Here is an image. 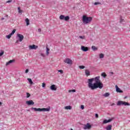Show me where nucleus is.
<instances>
[{"mask_svg": "<svg viewBox=\"0 0 130 130\" xmlns=\"http://www.w3.org/2000/svg\"><path fill=\"white\" fill-rule=\"evenodd\" d=\"M1 20H5V18L3 17V18L1 19Z\"/></svg>", "mask_w": 130, "mask_h": 130, "instance_id": "nucleus-46", "label": "nucleus"}, {"mask_svg": "<svg viewBox=\"0 0 130 130\" xmlns=\"http://www.w3.org/2000/svg\"><path fill=\"white\" fill-rule=\"evenodd\" d=\"M11 37H12V35H11V34L6 36V38H7V39H10Z\"/></svg>", "mask_w": 130, "mask_h": 130, "instance_id": "nucleus-27", "label": "nucleus"}, {"mask_svg": "<svg viewBox=\"0 0 130 130\" xmlns=\"http://www.w3.org/2000/svg\"><path fill=\"white\" fill-rule=\"evenodd\" d=\"M113 105H115V104H112V106H113Z\"/></svg>", "mask_w": 130, "mask_h": 130, "instance_id": "nucleus-50", "label": "nucleus"}, {"mask_svg": "<svg viewBox=\"0 0 130 130\" xmlns=\"http://www.w3.org/2000/svg\"><path fill=\"white\" fill-rule=\"evenodd\" d=\"M79 69H80V70H83V69H85V66H79Z\"/></svg>", "mask_w": 130, "mask_h": 130, "instance_id": "nucleus-29", "label": "nucleus"}, {"mask_svg": "<svg viewBox=\"0 0 130 130\" xmlns=\"http://www.w3.org/2000/svg\"><path fill=\"white\" fill-rule=\"evenodd\" d=\"M58 73H60L61 74V75H62V74H63V71L60 70H58Z\"/></svg>", "mask_w": 130, "mask_h": 130, "instance_id": "nucleus-33", "label": "nucleus"}, {"mask_svg": "<svg viewBox=\"0 0 130 130\" xmlns=\"http://www.w3.org/2000/svg\"><path fill=\"white\" fill-rule=\"evenodd\" d=\"M2 55H4V51H2L0 53V56H2Z\"/></svg>", "mask_w": 130, "mask_h": 130, "instance_id": "nucleus-36", "label": "nucleus"}, {"mask_svg": "<svg viewBox=\"0 0 130 130\" xmlns=\"http://www.w3.org/2000/svg\"><path fill=\"white\" fill-rule=\"evenodd\" d=\"M115 87H116V92H117V93H123V91L121 90L120 88L118 87V86H117V85H116Z\"/></svg>", "mask_w": 130, "mask_h": 130, "instance_id": "nucleus-12", "label": "nucleus"}, {"mask_svg": "<svg viewBox=\"0 0 130 130\" xmlns=\"http://www.w3.org/2000/svg\"><path fill=\"white\" fill-rule=\"evenodd\" d=\"M126 98H127V96H125V97H124V99H126Z\"/></svg>", "mask_w": 130, "mask_h": 130, "instance_id": "nucleus-49", "label": "nucleus"}, {"mask_svg": "<svg viewBox=\"0 0 130 130\" xmlns=\"http://www.w3.org/2000/svg\"><path fill=\"white\" fill-rule=\"evenodd\" d=\"M16 32V29H14L12 30V31L11 32V33H10V35H14L15 34V33Z\"/></svg>", "mask_w": 130, "mask_h": 130, "instance_id": "nucleus-26", "label": "nucleus"}, {"mask_svg": "<svg viewBox=\"0 0 130 130\" xmlns=\"http://www.w3.org/2000/svg\"><path fill=\"white\" fill-rule=\"evenodd\" d=\"M95 117L96 118H98V117H99V115H98V114H95Z\"/></svg>", "mask_w": 130, "mask_h": 130, "instance_id": "nucleus-40", "label": "nucleus"}, {"mask_svg": "<svg viewBox=\"0 0 130 130\" xmlns=\"http://www.w3.org/2000/svg\"><path fill=\"white\" fill-rule=\"evenodd\" d=\"M102 77H103L104 78H106V75H105V73H102Z\"/></svg>", "mask_w": 130, "mask_h": 130, "instance_id": "nucleus-34", "label": "nucleus"}, {"mask_svg": "<svg viewBox=\"0 0 130 130\" xmlns=\"http://www.w3.org/2000/svg\"><path fill=\"white\" fill-rule=\"evenodd\" d=\"M88 87L91 90H95L98 88L102 89L103 88V83L100 80V76H97L94 78L88 79Z\"/></svg>", "mask_w": 130, "mask_h": 130, "instance_id": "nucleus-1", "label": "nucleus"}, {"mask_svg": "<svg viewBox=\"0 0 130 130\" xmlns=\"http://www.w3.org/2000/svg\"><path fill=\"white\" fill-rule=\"evenodd\" d=\"M114 119H115V117H113L110 119H109L108 120L107 119H105L103 121V124H105L106 123H108V122H111V121H112V120H114Z\"/></svg>", "mask_w": 130, "mask_h": 130, "instance_id": "nucleus-4", "label": "nucleus"}, {"mask_svg": "<svg viewBox=\"0 0 130 130\" xmlns=\"http://www.w3.org/2000/svg\"><path fill=\"white\" fill-rule=\"evenodd\" d=\"M26 98H29V97H30V96H31V94H30V93H29V92H27L26 93Z\"/></svg>", "mask_w": 130, "mask_h": 130, "instance_id": "nucleus-31", "label": "nucleus"}, {"mask_svg": "<svg viewBox=\"0 0 130 130\" xmlns=\"http://www.w3.org/2000/svg\"><path fill=\"white\" fill-rule=\"evenodd\" d=\"M42 86L43 88H45V86H46V84H45V83H43Z\"/></svg>", "mask_w": 130, "mask_h": 130, "instance_id": "nucleus-35", "label": "nucleus"}, {"mask_svg": "<svg viewBox=\"0 0 130 130\" xmlns=\"http://www.w3.org/2000/svg\"><path fill=\"white\" fill-rule=\"evenodd\" d=\"M99 56H100V58H103L104 57V55L102 53H101Z\"/></svg>", "mask_w": 130, "mask_h": 130, "instance_id": "nucleus-28", "label": "nucleus"}, {"mask_svg": "<svg viewBox=\"0 0 130 130\" xmlns=\"http://www.w3.org/2000/svg\"><path fill=\"white\" fill-rule=\"evenodd\" d=\"M91 49L93 51H96V50H98V48L95 46H92Z\"/></svg>", "mask_w": 130, "mask_h": 130, "instance_id": "nucleus-18", "label": "nucleus"}, {"mask_svg": "<svg viewBox=\"0 0 130 130\" xmlns=\"http://www.w3.org/2000/svg\"><path fill=\"white\" fill-rule=\"evenodd\" d=\"M123 105L124 106H129L130 104L127 102H123Z\"/></svg>", "mask_w": 130, "mask_h": 130, "instance_id": "nucleus-21", "label": "nucleus"}, {"mask_svg": "<svg viewBox=\"0 0 130 130\" xmlns=\"http://www.w3.org/2000/svg\"><path fill=\"white\" fill-rule=\"evenodd\" d=\"M122 21H123V19H122V18H121L120 20V23H122Z\"/></svg>", "mask_w": 130, "mask_h": 130, "instance_id": "nucleus-43", "label": "nucleus"}, {"mask_svg": "<svg viewBox=\"0 0 130 130\" xmlns=\"http://www.w3.org/2000/svg\"><path fill=\"white\" fill-rule=\"evenodd\" d=\"M29 73V69H26V70H25V74H27V73Z\"/></svg>", "mask_w": 130, "mask_h": 130, "instance_id": "nucleus-39", "label": "nucleus"}, {"mask_svg": "<svg viewBox=\"0 0 130 130\" xmlns=\"http://www.w3.org/2000/svg\"><path fill=\"white\" fill-rule=\"evenodd\" d=\"M81 50H82V51H88V50H89V48H88L87 47H85L84 46H82L81 48Z\"/></svg>", "mask_w": 130, "mask_h": 130, "instance_id": "nucleus-11", "label": "nucleus"}, {"mask_svg": "<svg viewBox=\"0 0 130 130\" xmlns=\"http://www.w3.org/2000/svg\"><path fill=\"white\" fill-rule=\"evenodd\" d=\"M31 110H34V111H40V112H42V108H34L32 107L31 108Z\"/></svg>", "mask_w": 130, "mask_h": 130, "instance_id": "nucleus-13", "label": "nucleus"}, {"mask_svg": "<svg viewBox=\"0 0 130 130\" xmlns=\"http://www.w3.org/2000/svg\"><path fill=\"white\" fill-rule=\"evenodd\" d=\"M92 20H93L92 17H87L86 15H83L82 17V21L84 24H88V23L92 22Z\"/></svg>", "mask_w": 130, "mask_h": 130, "instance_id": "nucleus-2", "label": "nucleus"}, {"mask_svg": "<svg viewBox=\"0 0 130 130\" xmlns=\"http://www.w3.org/2000/svg\"><path fill=\"white\" fill-rule=\"evenodd\" d=\"M42 111L45 112L46 111H50V107H49L48 108H42Z\"/></svg>", "mask_w": 130, "mask_h": 130, "instance_id": "nucleus-15", "label": "nucleus"}, {"mask_svg": "<svg viewBox=\"0 0 130 130\" xmlns=\"http://www.w3.org/2000/svg\"><path fill=\"white\" fill-rule=\"evenodd\" d=\"M6 3H12V0L8 1Z\"/></svg>", "mask_w": 130, "mask_h": 130, "instance_id": "nucleus-42", "label": "nucleus"}, {"mask_svg": "<svg viewBox=\"0 0 130 130\" xmlns=\"http://www.w3.org/2000/svg\"><path fill=\"white\" fill-rule=\"evenodd\" d=\"M50 89L52 90V91H56L57 88L56 87V86H55V85L53 84L50 86Z\"/></svg>", "mask_w": 130, "mask_h": 130, "instance_id": "nucleus-9", "label": "nucleus"}, {"mask_svg": "<svg viewBox=\"0 0 130 130\" xmlns=\"http://www.w3.org/2000/svg\"><path fill=\"white\" fill-rule=\"evenodd\" d=\"M2 103L0 102V105H2Z\"/></svg>", "mask_w": 130, "mask_h": 130, "instance_id": "nucleus-51", "label": "nucleus"}, {"mask_svg": "<svg viewBox=\"0 0 130 130\" xmlns=\"http://www.w3.org/2000/svg\"><path fill=\"white\" fill-rule=\"evenodd\" d=\"M69 93H71V92H73V93H75V92H76V90L75 89L69 90Z\"/></svg>", "mask_w": 130, "mask_h": 130, "instance_id": "nucleus-30", "label": "nucleus"}, {"mask_svg": "<svg viewBox=\"0 0 130 130\" xmlns=\"http://www.w3.org/2000/svg\"><path fill=\"white\" fill-rule=\"evenodd\" d=\"M46 54L47 55L49 54V49L47 47H46Z\"/></svg>", "mask_w": 130, "mask_h": 130, "instance_id": "nucleus-25", "label": "nucleus"}, {"mask_svg": "<svg viewBox=\"0 0 130 130\" xmlns=\"http://www.w3.org/2000/svg\"><path fill=\"white\" fill-rule=\"evenodd\" d=\"M18 11L21 10L20 7H18Z\"/></svg>", "mask_w": 130, "mask_h": 130, "instance_id": "nucleus-45", "label": "nucleus"}, {"mask_svg": "<svg viewBox=\"0 0 130 130\" xmlns=\"http://www.w3.org/2000/svg\"><path fill=\"white\" fill-rule=\"evenodd\" d=\"M27 81H28L30 85H32L33 84V81H32V79H31V78H28Z\"/></svg>", "mask_w": 130, "mask_h": 130, "instance_id": "nucleus-23", "label": "nucleus"}, {"mask_svg": "<svg viewBox=\"0 0 130 130\" xmlns=\"http://www.w3.org/2000/svg\"><path fill=\"white\" fill-rule=\"evenodd\" d=\"M38 31L40 33V32H41V28H39L38 29Z\"/></svg>", "mask_w": 130, "mask_h": 130, "instance_id": "nucleus-41", "label": "nucleus"}, {"mask_svg": "<svg viewBox=\"0 0 130 130\" xmlns=\"http://www.w3.org/2000/svg\"><path fill=\"white\" fill-rule=\"evenodd\" d=\"M91 127H92V125L90 124V123H87L86 124L84 125L83 127L84 129H91Z\"/></svg>", "mask_w": 130, "mask_h": 130, "instance_id": "nucleus-5", "label": "nucleus"}, {"mask_svg": "<svg viewBox=\"0 0 130 130\" xmlns=\"http://www.w3.org/2000/svg\"><path fill=\"white\" fill-rule=\"evenodd\" d=\"M111 127H112V125H109L106 127V129L107 130H111Z\"/></svg>", "mask_w": 130, "mask_h": 130, "instance_id": "nucleus-22", "label": "nucleus"}, {"mask_svg": "<svg viewBox=\"0 0 130 130\" xmlns=\"http://www.w3.org/2000/svg\"><path fill=\"white\" fill-rule=\"evenodd\" d=\"M121 105H123V101H119L117 103V106H121Z\"/></svg>", "mask_w": 130, "mask_h": 130, "instance_id": "nucleus-14", "label": "nucleus"}, {"mask_svg": "<svg viewBox=\"0 0 130 130\" xmlns=\"http://www.w3.org/2000/svg\"><path fill=\"white\" fill-rule=\"evenodd\" d=\"M25 22L26 23V26H29V25H30V22H29V19L28 18L25 19Z\"/></svg>", "mask_w": 130, "mask_h": 130, "instance_id": "nucleus-19", "label": "nucleus"}, {"mask_svg": "<svg viewBox=\"0 0 130 130\" xmlns=\"http://www.w3.org/2000/svg\"><path fill=\"white\" fill-rule=\"evenodd\" d=\"M111 73L112 74V75H113V72H111Z\"/></svg>", "mask_w": 130, "mask_h": 130, "instance_id": "nucleus-52", "label": "nucleus"}, {"mask_svg": "<svg viewBox=\"0 0 130 130\" xmlns=\"http://www.w3.org/2000/svg\"><path fill=\"white\" fill-rule=\"evenodd\" d=\"M79 38L81 39H85V37L84 36H79Z\"/></svg>", "mask_w": 130, "mask_h": 130, "instance_id": "nucleus-37", "label": "nucleus"}, {"mask_svg": "<svg viewBox=\"0 0 130 130\" xmlns=\"http://www.w3.org/2000/svg\"><path fill=\"white\" fill-rule=\"evenodd\" d=\"M26 103L27 105H34L35 104L32 100H29L26 102Z\"/></svg>", "mask_w": 130, "mask_h": 130, "instance_id": "nucleus-10", "label": "nucleus"}, {"mask_svg": "<svg viewBox=\"0 0 130 130\" xmlns=\"http://www.w3.org/2000/svg\"><path fill=\"white\" fill-rule=\"evenodd\" d=\"M64 109H66L67 110H71V109H72V106H66L64 107Z\"/></svg>", "mask_w": 130, "mask_h": 130, "instance_id": "nucleus-20", "label": "nucleus"}, {"mask_svg": "<svg viewBox=\"0 0 130 130\" xmlns=\"http://www.w3.org/2000/svg\"><path fill=\"white\" fill-rule=\"evenodd\" d=\"M64 62H66V63H68V64H72L73 63V61L71 60V59L67 58L64 60Z\"/></svg>", "mask_w": 130, "mask_h": 130, "instance_id": "nucleus-7", "label": "nucleus"}, {"mask_svg": "<svg viewBox=\"0 0 130 130\" xmlns=\"http://www.w3.org/2000/svg\"><path fill=\"white\" fill-rule=\"evenodd\" d=\"M110 95V94L108 92H106L105 94H103V96L104 97H108L109 95Z\"/></svg>", "mask_w": 130, "mask_h": 130, "instance_id": "nucleus-24", "label": "nucleus"}, {"mask_svg": "<svg viewBox=\"0 0 130 130\" xmlns=\"http://www.w3.org/2000/svg\"><path fill=\"white\" fill-rule=\"evenodd\" d=\"M42 56H44V54H41Z\"/></svg>", "mask_w": 130, "mask_h": 130, "instance_id": "nucleus-48", "label": "nucleus"}, {"mask_svg": "<svg viewBox=\"0 0 130 130\" xmlns=\"http://www.w3.org/2000/svg\"><path fill=\"white\" fill-rule=\"evenodd\" d=\"M37 48H38V46H36L35 45H29V49H35L36 50Z\"/></svg>", "mask_w": 130, "mask_h": 130, "instance_id": "nucleus-8", "label": "nucleus"}, {"mask_svg": "<svg viewBox=\"0 0 130 130\" xmlns=\"http://www.w3.org/2000/svg\"><path fill=\"white\" fill-rule=\"evenodd\" d=\"M84 108H85V106H84V105H81V109L83 110V109H84Z\"/></svg>", "mask_w": 130, "mask_h": 130, "instance_id": "nucleus-38", "label": "nucleus"}, {"mask_svg": "<svg viewBox=\"0 0 130 130\" xmlns=\"http://www.w3.org/2000/svg\"><path fill=\"white\" fill-rule=\"evenodd\" d=\"M85 74L86 76H87V77H88V76H90V71H89V70H86L85 71Z\"/></svg>", "mask_w": 130, "mask_h": 130, "instance_id": "nucleus-17", "label": "nucleus"}, {"mask_svg": "<svg viewBox=\"0 0 130 130\" xmlns=\"http://www.w3.org/2000/svg\"><path fill=\"white\" fill-rule=\"evenodd\" d=\"M22 10H19V11H18V13H19V14H21V13H22Z\"/></svg>", "mask_w": 130, "mask_h": 130, "instance_id": "nucleus-44", "label": "nucleus"}, {"mask_svg": "<svg viewBox=\"0 0 130 130\" xmlns=\"http://www.w3.org/2000/svg\"><path fill=\"white\" fill-rule=\"evenodd\" d=\"M71 130H73V129L72 128H71Z\"/></svg>", "mask_w": 130, "mask_h": 130, "instance_id": "nucleus-53", "label": "nucleus"}, {"mask_svg": "<svg viewBox=\"0 0 130 130\" xmlns=\"http://www.w3.org/2000/svg\"><path fill=\"white\" fill-rule=\"evenodd\" d=\"M18 42H19V41L17 40L16 42V43H18Z\"/></svg>", "mask_w": 130, "mask_h": 130, "instance_id": "nucleus-47", "label": "nucleus"}, {"mask_svg": "<svg viewBox=\"0 0 130 130\" xmlns=\"http://www.w3.org/2000/svg\"><path fill=\"white\" fill-rule=\"evenodd\" d=\"M59 19L60 20H64V21H66L67 22H68V21L70 20V16H64V15H61L59 16Z\"/></svg>", "mask_w": 130, "mask_h": 130, "instance_id": "nucleus-3", "label": "nucleus"}, {"mask_svg": "<svg viewBox=\"0 0 130 130\" xmlns=\"http://www.w3.org/2000/svg\"><path fill=\"white\" fill-rule=\"evenodd\" d=\"M94 6H97V5H101V3L99 2H95L94 3Z\"/></svg>", "mask_w": 130, "mask_h": 130, "instance_id": "nucleus-32", "label": "nucleus"}, {"mask_svg": "<svg viewBox=\"0 0 130 130\" xmlns=\"http://www.w3.org/2000/svg\"><path fill=\"white\" fill-rule=\"evenodd\" d=\"M14 61H15V60H10L6 63V66H9V64H11V63H13Z\"/></svg>", "mask_w": 130, "mask_h": 130, "instance_id": "nucleus-16", "label": "nucleus"}, {"mask_svg": "<svg viewBox=\"0 0 130 130\" xmlns=\"http://www.w3.org/2000/svg\"><path fill=\"white\" fill-rule=\"evenodd\" d=\"M17 37H18L20 42H22V41L24 40V36H23V35L18 34H17Z\"/></svg>", "mask_w": 130, "mask_h": 130, "instance_id": "nucleus-6", "label": "nucleus"}]
</instances>
